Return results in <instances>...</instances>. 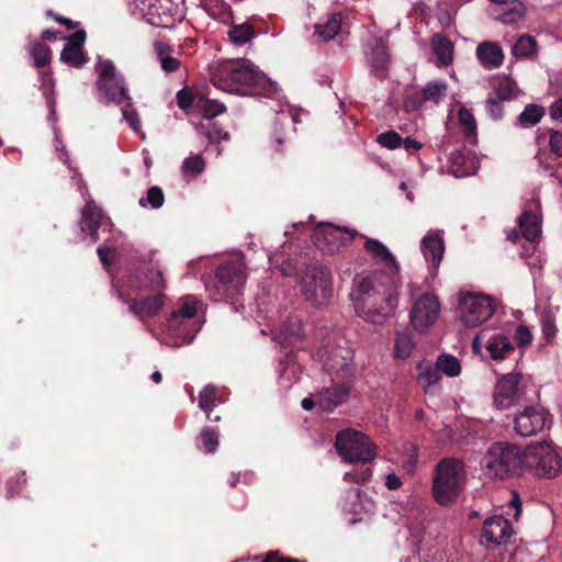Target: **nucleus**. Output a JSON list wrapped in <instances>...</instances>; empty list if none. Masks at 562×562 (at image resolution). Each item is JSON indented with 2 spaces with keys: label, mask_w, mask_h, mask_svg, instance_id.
I'll return each instance as SVG.
<instances>
[{
  "label": "nucleus",
  "mask_w": 562,
  "mask_h": 562,
  "mask_svg": "<svg viewBox=\"0 0 562 562\" xmlns=\"http://www.w3.org/2000/svg\"><path fill=\"white\" fill-rule=\"evenodd\" d=\"M295 261L300 271L299 283L303 296L312 304H324L333 292L329 269L308 256H301Z\"/></svg>",
  "instance_id": "1"
},
{
  "label": "nucleus",
  "mask_w": 562,
  "mask_h": 562,
  "mask_svg": "<svg viewBox=\"0 0 562 562\" xmlns=\"http://www.w3.org/2000/svg\"><path fill=\"white\" fill-rule=\"evenodd\" d=\"M483 465L491 477L519 476L525 471V450L508 442H495L484 456Z\"/></svg>",
  "instance_id": "2"
},
{
  "label": "nucleus",
  "mask_w": 562,
  "mask_h": 562,
  "mask_svg": "<svg viewBox=\"0 0 562 562\" xmlns=\"http://www.w3.org/2000/svg\"><path fill=\"white\" fill-rule=\"evenodd\" d=\"M465 482L464 463L454 458H445L436 467L432 482L435 499L443 506L454 503Z\"/></svg>",
  "instance_id": "3"
},
{
  "label": "nucleus",
  "mask_w": 562,
  "mask_h": 562,
  "mask_svg": "<svg viewBox=\"0 0 562 562\" xmlns=\"http://www.w3.org/2000/svg\"><path fill=\"white\" fill-rule=\"evenodd\" d=\"M397 306L395 290L392 288H376L369 295L359 296L356 301L355 310L357 314L366 321L383 324L392 316Z\"/></svg>",
  "instance_id": "4"
},
{
  "label": "nucleus",
  "mask_w": 562,
  "mask_h": 562,
  "mask_svg": "<svg viewBox=\"0 0 562 562\" xmlns=\"http://www.w3.org/2000/svg\"><path fill=\"white\" fill-rule=\"evenodd\" d=\"M335 448L339 456L349 463H367L375 458L376 446L366 434L353 428L337 432Z\"/></svg>",
  "instance_id": "5"
},
{
  "label": "nucleus",
  "mask_w": 562,
  "mask_h": 562,
  "mask_svg": "<svg viewBox=\"0 0 562 562\" xmlns=\"http://www.w3.org/2000/svg\"><path fill=\"white\" fill-rule=\"evenodd\" d=\"M525 470L538 477L553 479L562 470V460L547 441L538 442L525 449Z\"/></svg>",
  "instance_id": "6"
},
{
  "label": "nucleus",
  "mask_w": 562,
  "mask_h": 562,
  "mask_svg": "<svg viewBox=\"0 0 562 562\" xmlns=\"http://www.w3.org/2000/svg\"><path fill=\"white\" fill-rule=\"evenodd\" d=\"M461 319L468 327H475L487 321L494 313L491 297L484 294H468L459 303Z\"/></svg>",
  "instance_id": "7"
},
{
  "label": "nucleus",
  "mask_w": 562,
  "mask_h": 562,
  "mask_svg": "<svg viewBox=\"0 0 562 562\" xmlns=\"http://www.w3.org/2000/svg\"><path fill=\"white\" fill-rule=\"evenodd\" d=\"M353 350L348 346H334L322 351L324 368L331 375L347 378L355 372Z\"/></svg>",
  "instance_id": "8"
},
{
  "label": "nucleus",
  "mask_w": 562,
  "mask_h": 562,
  "mask_svg": "<svg viewBox=\"0 0 562 562\" xmlns=\"http://www.w3.org/2000/svg\"><path fill=\"white\" fill-rule=\"evenodd\" d=\"M440 303L434 294H423L413 304L411 324L419 333H425L438 318Z\"/></svg>",
  "instance_id": "9"
},
{
  "label": "nucleus",
  "mask_w": 562,
  "mask_h": 562,
  "mask_svg": "<svg viewBox=\"0 0 562 562\" xmlns=\"http://www.w3.org/2000/svg\"><path fill=\"white\" fill-rule=\"evenodd\" d=\"M216 289L232 297L239 292L246 280L245 266L240 260L224 262L215 272Z\"/></svg>",
  "instance_id": "10"
},
{
  "label": "nucleus",
  "mask_w": 562,
  "mask_h": 562,
  "mask_svg": "<svg viewBox=\"0 0 562 562\" xmlns=\"http://www.w3.org/2000/svg\"><path fill=\"white\" fill-rule=\"evenodd\" d=\"M357 232L347 227L327 225L316 237V246L324 252L335 254L356 237Z\"/></svg>",
  "instance_id": "11"
},
{
  "label": "nucleus",
  "mask_w": 562,
  "mask_h": 562,
  "mask_svg": "<svg viewBox=\"0 0 562 562\" xmlns=\"http://www.w3.org/2000/svg\"><path fill=\"white\" fill-rule=\"evenodd\" d=\"M217 75L245 86H255L259 79V74L245 60L240 64L231 60L223 61L217 68Z\"/></svg>",
  "instance_id": "12"
},
{
  "label": "nucleus",
  "mask_w": 562,
  "mask_h": 562,
  "mask_svg": "<svg viewBox=\"0 0 562 562\" xmlns=\"http://www.w3.org/2000/svg\"><path fill=\"white\" fill-rule=\"evenodd\" d=\"M546 413L532 406L526 407L518 416L515 417V430L522 437L536 435L546 426Z\"/></svg>",
  "instance_id": "13"
},
{
  "label": "nucleus",
  "mask_w": 562,
  "mask_h": 562,
  "mask_svg": "<svg viewBox=\"0 0 562 562\" xmlns=\"http://www.w3.org/2000/svg\"><path fill=\"white\" fill-rule=\"evenodd\" d=\"M521 381V374L509 373L496 383L494 389V404L497 408L503 409L509 407L514 400L518 396V386Z\"/></svg>",
  "instance_id": "14"
},
{
  "label": "nucleus",
  "mask_w": 562,
  "mask_h": 562,
  "mask_svg": "<svg viewBox=\"0 0 562 562\" xmlns=\"http://www.w3.org/2000/svg\"><path fill=\"white\" fill-rule=\"evenodd\" d=\"M482 535L487 542H506L512 535V526L503 516H493L483 524Z\"/></svg>",
  "instance_id": "15"
},
{
  "label": "nucleus",
  "mask_w": 562,
  "mask_h": 562,
  "mask_svg": "<svg viewBox=\"0 0 562 562\" xmlns=\"http://www.w3.org/2000/svg\"><path fill=\"white\" fill-rule=\"evenodd\" d=\"M350 395V385L338 383L333 387H326L317 394V405L327 412L334 411L337 406L345 403Z\"/></svg>",
  "instance_id": "16"
},
{
  "label": "nucleus",
  "mask_w": 562,
  "mask_h": 562,
  "mask_svg": "<svg viewBox=\"0 0 562 562\" xmlns=\"http://www.w3.org/2000/svg\"><path fill=\"white\" fill-rule=\"evenodd\" d=\"M424 256L431 260L435 267H438L445 251L442 238L438 233L431 232L422 240Z\"/></svg>",
  "instance_id": "17"
},
{
  "label": "nucleus",
  "mask_w": 562,
  "mask_h": 562,
  "mask_svg": "<svg viewBox=\"0 0 562 562\" xmlns=\"http://www.w3.org/2000/svg\"><path fill=\"white\" fill-rule=\"evenodd\" d=\"M364 249L376 260L383 262L386 267L393 269L396 273L398 272V265L396 262L395 257L390 252V250L379 240L367 238L364 243Z\"/></svg>",
  "instance_id": "18"
},
{
  "label": "nucleus",
  "mask_w": 562,
  "mask_h": 562,
  "mask_svg": "<svg viewBox=\"0 0 562 562\" xmlns=\"http://www.w3.org/2000/svg\"><path fill=\"white\" fill-rule=\"evenodd\" d=\"M95 86L97 89L103 93L108 102H114L120 104L123 101L130 99L127 91L123 87L122 81L120 79L105 80L102 82V85L101 82H97Z\"/></svg>",
  "instance_id": "19"
},
{
  "label": "nucleus",
  "mask_w": 562,
  "mask_h": 562,
  "mask_svg": "<svg viewBox=\"0 0 562 562\" xmlns=\"http://www.w3.org/2000/svg\"><path fill=\"white\" fill-rule=\"evenodd\" d=\"M477 58L485 65L498 67L504 59L502 48L493 42H484L479 44L476 48Z\"/></svg>",
  "instance_id": "20"
},
{
  "label": "nucleus",
  "mask_w": 562,
  "mask_h": 562,
  "mask_svg": "<svg viewBox=\"0 0 562 562\" xmlns=\"http://www.w3.org/2000/svg\"><path fill=\"white\" fill-rule=\"evenodd\" d=\"M164 302L161 295L146 296L142 300H131L130 307L138 316H149L157 313Z\"/></svg>",
  "instance_id": "21"
},
{
  "label": "nucleus",
  "mask_w": 562,
  "mask_h": 562,
  "mask_svg": "<svg viewBox=\"0 0 562 562\" xmlns=\"http://www.w3.org/2000/svg\"><path fill=\"white\" fill-rule=\"evenodd\" d=\"M432 47L441 65L448 66L452 63L453 45L446 36L435 34Z\"/></svg>",
  "instance_id": "22"
},
{
  "label": "nucleus",
  "mask_w": 562,
  "mask_h": 562,
  "mask_svg": "<svg viewBox=\"0 0 562 562\" xmlns=\"http://www.w3.org/2000/svg\"><path fill=\"white\" fill-rule=\"evenodd\" d=\"M519 227L527 240H535L540 235V224L531 212H524L519 217Z\"/></svg>",
  "instance_id": "23"
},
{
  "label": "nucleus",
  "mask_w": 562,
  "mask_h": 562,
  "mask_svg": "<svg viewBox=\"0 0 562 562\" xmlns=\"http://www.w3.org/2000/svg\"><path fill=\"white\" fill-rule=\"evenodd\" d=\"M486 349L493 360H502L506 353L514 350V347L507 336L499 335L488 342Z\"/></svg>",
  "instance_id": "24"
},
{
  "label": "nucleus",
  "mask_w": 562,
  "mask_h": 562,
  "mask_svg": "<svg viewBox=\"0 0 562 562\" xmlns=\"http://www.w3.org/2000/svg\"><path fill=\"white\" fill-rule=\"evenodd\" d=\"M382 284H373V281L368 276L357 274L353 279V288L350 294L353 300V304L356 305V301L359 296L369 295L370 292H374L376 288H383Z\"/></svg>",
  "instance_id": "25"
},
{
  "label": "nucleus",
  "mask_w": 562,
  "mask_h": 562,
  "mask_svg": "<svg viewBox=\"0 0 562 562\" xmlns=\"http://www.w3.org/2000/svg\"><path fill=\"white\" fill-rule=\"evenodd\" d=\"M100 218L101 210L93 202H88L82 209V231H98Z\"/></svg>",
  "instance_id": "26"
},
{
  "label": "nucleus",
  "mask_w": 562,
  "mask_h": 562,
  "mask_svg": "<svg viewBox=\"0 0 562 562\" xmlns=\"http://www.w3.org/2000/svg\"><path fill=\"white\" fill-rule=\"evenodd\" d=\"M419 375L418 382L422 384L425 393L430 392L431 385L436 384L440 379L441 374L437 366L431 367L430 364L424 366L420 363L418 366Z\"/></svg>",
  "instance_id": "27"
},
{
  "label": "nucleus",
  "mask_w": 562,
  "mask_h": 562,
  "mask_svg": "<svg viewBox=\"0 0 562 562\" xmlns=\"http://www.w3.org/2000/svg\"><path fill=\"white\" fill-rule=\"evenodd\" d=\"M342 16L340 13H334L325 24H316V33L324 40L329 41L338 33L341 27Z\"/></svg>",
  "instance_id": "28"
},
{
  "label": "nucleus",
  "mask_w": 562,
  "mask_h": 562,
  "mask_svg": "<svg viewBox=\"0 0 562 562\" xmlns=\"http://www.w3.org/2000/svg\"><path fill=\"white\" fill-rule=\"evenodd\" d=\"M302 335H303V330H302L301 322L297 319L290 321L282 326L281 333L279 336V341L281 344L292 345V344H295L296 341H299L301 339Z\"/></svg>",
  "instance_id": "29"
},
{
  "label": "nucleus",
  "mask_w": 562,
  "mask_h": 562,
  "mask_svg": "<svg viewBox=\"0 0 562 562\" xmlns=\"http://www.w3.org/2000/svg\"><path fill=\"white\" fill-rule=\"evenodd\" d=\"M537 42L528 35H520L513 47V54L516 57H531L536 54Z\"/></svg>",
  "instance_id": "30"
},
{
  "label": "nucleus",
  "mask_w": 562,
  "mask_h": 562,
  "mask_svg": "<svg viewBox=\"0 0 562 562\" xmlns=\"http://www.w3.org/2000/svg\"><path fill=\"white\" fill-rule=\"evenodd\" d=\"M60 59L72 67H80L87 61V57L82 48H75L70 46H65L63 48Z\"/></svg>",
  "instance_id": "31"
},
{
  "label": "nucleus",
  "mask_w": 562,
  "mask_h": 562,
  "mask_svg": "<svg viewBox=\"0 0 562 562\" xmlns=\"http://www.w3.org/2000/svg\"><path fill=\"white\" fill-rule=\"evenodd\" d=\"M436 366L439 371L446 373L449 376L458 375L461 370L459 360L450 355H441L438 357Z\"/></svg>",
  "instance_id": "32"
},
{
  "label": "nucleus",
  "mask_w": 562,
  "mask_h": 562,
  "mask_svg": "<svg viewBox=\"0 0 562 562\" xmlns=\"http://www.w3.org/2000/svg\"><path fill=\"white\" fill-rule=\"evenodd\" d=\"M228 35L234 44L241 45L254 37V30L250 24L233 25Z\"/></svg>",
  "instance_id": "33"
},
{
  "label": "nucleus",
  "mask_w": 562,
  "mask_h": 562,
  "mask_svg": "<svg viewBox=\"0 0 562 562\" xmlns=\"http://www.w3.org/2000/svg\"><path fill=\"white\" fill-rule=\"evenodd\" d=\"M414 347V342L411 334L408 333H397V338L395 341V356L401 359H405L411 355V351Z\"/></svg>",
  "instance_id": "34"
},
{
  "label": "nucleus",
  "mask_w": 562,
  "mask_h": 562,
  "mask_svg": "<svg viewBox=\"0 0 562 562\" xmlns=\"http://www.w3.org/2000/svg\"><path fill=\"white\" fill-rule=\"evenodd\" d=\"M544 114V109L537 104H528L519 115V121L522 124H536Z\"/></svg>",
  "instance_id": "35"
},
{
  "label": "nucleus",
  "mask_w": 562,
  "mask_h": 562,
  "mask_svg": "<svg viewBox=\"0 0 562 562\" xmlns=\"http://www.w3.org/2000/svg\"><path fill=\"white\" fill-rule=\"evenodd\" d=\"M32 56L34 58V66L36 68L44 67L49 61L50 49L43 43H35L32 47Z\"/></svg>",
  "instance_id": "36"
},
{
  "label": "nucleus",
  "mask_w": 562,
  "mask_h": 562,
  "mask_svg": "<svg viewBox=\"0 0 562 562\" xmlns=\"http://www.w3.org/2000/svg\"><path fill=\"white\" fill-rule=\"evenodd\" d=\"M200 407L206 412L207 418H211V409L215 404L216 400V387L214 385H207L205 386L204 391L200 394L199 398Z\"/></svg>",
  "instance_id": "37"
},
{
  "label": "nucleus",
  "mask_w": 562,
  "mask_h": 562,
  "mask_svg": "<svg viewBox=\"0 0 562 562\" xmlns=\"http://www.w3.org/2000/svg\"><path fill=\"white\" fill-rule=\"evenodd\" d=\"M516 88V82L509 76H505L501 79L497 88H496V97L498 100H510L514 97V89Z\"/></svg>",
  "instance_id": "38"
},
{
  "label": "nucleus",
  "mask_w": 562,
  "mask_h": 562,
  "mask_svg": "<svg viewBox=\"0 0 562 562\" xmlns=\"http://www.w3.org/2000/svg\"><path fill=\"white\" fill-rule=\"evenodd\" d=\"M98 80L97 82H103L105 80L119 79L116 70L112 61L101 60L97 64Z\"/></svg>",
  "instance_id": "39"
},
{
  "label": "nucleus",
  "mask_w": 562,
  "mask_h": 562,
  "mask_svg": "<svg viewBox=\"0 0 562 562\" xmlns=\"http://www.w3.org/2000/svg\"><path fill=\"white\" fill-rule=\"evenodd\" d=\"M98 80L97 82H103L105 80L119 79L116 70L112 61L101 60L97 64Z\"/></svg>",
  "instance_id": "40"
},
{
  "label": "nucleus",
  "mask_w": 562,
  "mask_h": 562,
  "mask_svg": "<svg viewBox=\"0 0 562 562\" xmlns=\"http://www.w3.org/2000/svg\"><path fill=\"white\" fill-rule=\"evenodd\" d=\"M448 87L443 82L428 83L423 89L424 100H431L438 103L440 97L447 91Z\"/></svg>",
  "instance_id": "41"
},
{
  "label": "nucleus",
  "mask_w": 562,
  "mask_h": 562,
  "mask_svg": "<svg viewBox=\"0 0 562 562\" xmlns=\"http://www.w3.org/2000/svg\"><path fill=\"white\" fill-rule=\"evenodd\" d=\"M389 64V53L384 45H376L372 50V66L378 70H385Z\"/></svg>",
  "instance_id": "42"
},
{
  "label": "nucleus",
  "mask_w": 562,
  "mask_h": 562,
  "mask_svg": "<svg viewBox=\"0 0 562 562\" xmlns=\"http://www.w3.org/2000/svg\"><path fill=\"white\" fill-rule=\"evenodd\" d=\"M205 162L202 156L195 155L184 160L182 166L183 173L199 175L204 170Z\"/></svg>",
  "instance_id": "43"
},
{
  "label": "nucleus",
  "mask_w": 562,
  "mask_h": 562,
  "mask_svg": "<svg viewBox=\"0 0 562 562\" xmlns=\"http://www.w3.org/2000/svg\"><path fill=\"white\" fill-rule=\"evenodd\" d=\"M458 117L462 126L465 128L467 133L474 134L476 130V122L473 114L464 106H462L458 112Z\"/></svg>",
  "instance_id": "44"
},
{
  "label": "nucleus",
  "mask_w": 562,
  "mask_h": 562,
  "mask_svg": "<svg viewBox=\"0 0 562 562\" xmlns=\"http://www.w3.org/2000/svg\"><path fill=\"white\" fill-rule=\"evenodd\" d=\"M402 142L401 136L393 131L382 133L378 136V143L390 149L397 148Z\"/></svg>",
  "instance_id": "45"
},
{
  "label": "nucleus",
  "mask_w": 562,
  "mask_h": 562,
  "mask_svg": "<svg viewBox=\"0 0 562 562\" xmlns=\"http://www.w3.org/2000/svg\"><path fill=\"white\" fill-rule=\"evenodd\" d=\"M301 256H307L306 254H299L283 262L278 269L284 277H296L300 278L299 268L295 265V260Z\"/></svg>",
  "instance_id": "46"
},
{
  "label": "nucleus",
  "mask_w": 562,
  "mask_h": 562,
  "mask_svg": "<svg viewBox=\"0 0 562 562\" xmlns=\"http://www.w3.org/2000/svg\"><path fill=\"white\" fill-rule=\"evenodd\" d=\"M525 5L520 1H514L513 7L503 14L504 22H515L524 15Z\"/></svg>",
  "instance_id": "47"
},
{
  "label": "nucleus",
  "mask_w": 562,
  "mask_h": 562,
  "mask_svg": "<svg viewBox=\"0 0 562 562\" xmlns=\"http://www.w3.org/2000/svg\"><path fill=\"white\" fill-rule=\"evenodd\" d=\"M97 252H98V256H99L101 262L105 267L113 265L116 260V250L113 247H110V246L99 247Z\"/></svg>",
  "instance_id": "48"
},
{
  "label": "nucleus",
  "mask_w": 562,
  "mask_h": 562,
  "mask_svg": "<svg viewBox=\"0 0 562 562\" xmlns=\"http://www.w3.org/2000/svg\"><path fill=\"white\" fill-rule=\"evenodd\" d=\"M201 436L203 440V446L206 449V451H215L216 447L218 446V437L216 432L211 429H204Z\"/></svg>",
  "instance_id": "49"
},
{
  "label": "nucleus",
  "mask_w": 562,
  "mask_h": 562,
  "mask_svg": "<svg viewBox=\"0 0 562 562\" xmlns=\"http://www.w3.org/2000/svg\"><path fill=\"white\" fill-rule=\"evenodd\" d=\"M147 201L154 209L160 207L165 201L162 190L159 187H151L147 191Z\"/></svg>",
  "instance_id": "50"
},
{
  "label": "nucleus",
  "mask_w": 562,
  "mask_h": 562,
  "mask_svg": "<svg viewBox=\"0 0 562 562\" xmlns=\"http://www.w3.org/2000/svg\"><path fill=\"white\" fill-rule=\"evenodd\" d=\"M224 111H225V106L215 100L206 101L204 104V108H203L204 116L206 119H212V117L223 113Z\"/></svg>",
  "instance_id": "51"
},
{
  "label": "nucleus",
  "mask_w": 562,
  "mask_h": 562,
  "mask_svg": "<svg viewBox=\"0 0 562 562\" xmlns=\"http://www.w3.org/2000/svg\"><path fill=\"white\" fill-rule=\"evenodd\" d=\"M177 102L179 108L186 110L193 103V93L189 88H183L177 93Z\"/></svg>",
  "instance_id": "52"
},
{
  "label": "nucleus",
  "mask_w": 562,
  "mask_h": 562,
  "mask_svg": "<svg viewBox=\"0 0 562 562\" xmlns=\"http://www.w3.org/2000/svg\"><path fill=\"white\" fill-rule=\"evenodd\" d=\"M550 148L557 156L562 157V133L550 131Z\"/></svg>",
  "instance_id": "53"
},
{
  "label": "nucleus",
  "mask_w": 562,
  "mask_h": 562,
  "mask_svg": "<svg viewBox=\"0 0 562 562\" xmlns=\"http://www.w3.org/2000/svg\"><path fill=\"white\" fill-rule=\"evenodd\" d=\"M206 136L212 143H217L221 139H228V133L226 131H223L221 127H218L216 124H212L207 132Z\"/></svg>",
  "instance_id": "54"
},
{
  "label": "nucleus",
  "mask_w": 562,
  "mask_h": 562,
  "mask_svg": "<svg viewBox=\"0 0 562 562\" xmlns=\"http://www.w3.org/2000/svg\"><path fill=\"white\" fill-rule=\"evenodd\" d=\"M515 338L519 346H527L531 341V333L525 325H519L516 329Z\"/></svg>",
  "instance_id": "55"
},
{
  "label": "nucleus",
  "mask_w": 562,
  "mask_h": 562,
  "mask_svg": "<svg viewBox=\"0 0 562 562\" xmlns=\"http://www.w3.org/2000/svg\"><path fill=\"white\" fill-rule=\"evenodd\" d=\"M85 41L86 32L83 30H77L74 34L67 37V44L65 46L82 48Z\"/></svg>",
  "instance_id": "56"
},
{
  "label": "nucleus",
  "mask_w": 562,
  "mask_h": 562,
  "mask_svg": "<svg viewBox=\"0 0 562 562\" xmlns=\"http://www.w3.org/2000/svg\"><path fill=\"white\" fill-rule=\"evenodd\" d=\"M503 100H498L497 98H488L486 101L488 112L491 116L495 120L499 119L502 116V102Z\"/></svg>",
  "instance_id": "57"
},
{
  "label": "nucleus",
  "mask_w": 562,
  "mask_h": 562,
  "mask_svg": "<svg viewBox=\"0 0 562 562\" xmlns=\"http://www.w3.org/2000/svg\"><path fill=\"white\" fill-rule=\"evenodd\" d=\"M130 106L131 104L128 103L127 108L123 109V116L130 123L131 127L137 131L139 128L138 115L134 110L128 109Z\"/></svg>",
  "instance_id": "58"
},
{
  "label": "nucleus",
  "mask_w": 562,
  "mask_h": 562,
  "mask_svg": "<svg viewBox=\"0 0 562 562\" xmlns=\"http://www.w3.org/2000/svg\"><path fill=\"white\" fill-rule=\"evenodd\" d=\"M160 64H161V68L166 72H173V71L178 70L180 67V60L175 57H171V56L164 57L160 60Z\"/></svg>",
  "instance_id": "59"
},
{
  "label": "nucleus",
  "mask_w": 562,
  "mask_h": 562,
  "mask_svg": "<svg viewBox=\"0 0 562 562\" xmlns=\"http://www.w3.org/2000/svg\"><path fill=\"white\" fill-rule=\"evenodd\" d=\"M423 100L417 95H409L404 100V109L407 112H414L420 109Z\"/></svg>",
  "instance_id": "60"
},
{
  "label": "nucleus",
  "mask_w": 562,
  "mask_h": 562,
  "mask_svg": "<svg viewBox=\"0 0 562 562\" xmlns=\"http://www.w3.org/2000/svg\"><path fill=\"white\" fill-rule=\"evenodd\" d=\"M47 14L52 16L54 20H56L58 23L65 25L68 30H76L78 27V23L71 21L70 19L57 15L52 11H49Z\"/></svg>",
  "instance_id": "61"
},
{
  "label": "nucleus",
  "mask_w": 562,
  "mask_h": 562,
  "mask_svg": "<svg viewBox=\"0 0 562 562\" xmlns=\"http://www.w3.org/2000/svg\"><path fill=\"white\" fill-rule=\"evenodd\" d=\"M155 49L159 60H161L164 57L170 56V53L172 50V48L169 45L161 42L155 43Z\"/></svg>",
  "instance_id": "62"
},
{
  "label": "nucleus",
  "mask_w": 562,
  "mask_h": 562,
  "mask_svg": "<svg viewBox=\"0 0 562 562\" xmlns=\"http://www.w3.org/2000/svg\"><path fill=\"white\" fill-rule=\"evenodd\" d=\"M385 485L390 490H396L402 485V482H401V479L396 474L391 473L386 476Z\"/></svg>",
  "instance_id": "63"
},
{
  "label": "nucleus",
  "mask_w": 562,
  "mask_h": 562,
  "mask_svg": "<svg viewBox=\"0 0 562 562\" xmlns=\"http://www.w3.org/2000/svg\"><path fill=\"white\" fill-rule=\"evenodd\" d=\"M550 115L554 120H562V99L558 100L550 109Z\"/></svg>",
  "instance_id": "64"
}]
</instances>
